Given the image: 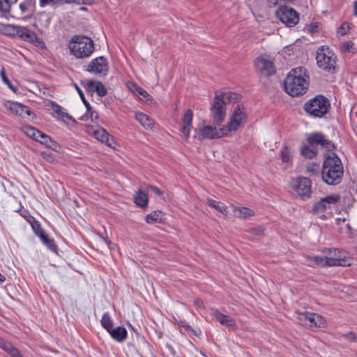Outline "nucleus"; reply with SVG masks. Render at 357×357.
<instances>
[{"instance_id":"f257e3e1","label":"nucleus","mask_w":357,"mask_h":357,"mask_svg":"<svg viewBox=\"0 0 357 357\" xmlns=\"http://www.w3.org/2000/svg\"><path fill=\"white\" fill-rule=\"evenodd\" d=\"M307 70L303 67L291 69L285 77L284 91L291 96H299L305 93L308 86Z\"/></svg>"},{"instance_id":"f03ea898","label":"nucleus","mask_w":357,"mask_h":357,"mask_svg":"<svg viewBox=\"0 0 357 357\" xmlns=\"http://www.w3.org/2000/svg\"><path fill=\"white\" fill-rule=\"evenodd\" d=\"M343 165L340 159L333 152H328L325 155L323 163L321 178L328 185H337L343 176Z\"/></svg>"},{"instance_id":"7ed1b4c3","label":"nucleus","mask_w":357,"mask_h":357,"mask_svg":"<svg viewBox=\"0 0 357 357\" xmlns=\"http://www.w3.org/2000/svg\"><path fill=\"white\" fill-rule=\"evenodd\" d=\"M239 96L237 93L231 91L217 92L211 108L213 121L217 123L222 122L225 116V105L236 102Z\"/></svg>"},{"instance_id":"20e7f679","label":"nucleus","mask_w":357,"mask_h":357,"mask_svg":"<svg viewBox=\"0 0 357 357\" xmlns=\"http://www.w3.org/2000/svg\"><path fill=\"white\" fill-rule=\"evenodd\" d=\"M70 53L77 59H86L94 51L93 40L85 36H74L68 43Z\"/></svg>"},{"instance_id":"39448f33","label":"nucleus","mask_w":357,"mask_h":357,"mask_svg":"<svg viewBox=\"0 0 357 357\" xmlns=\"http://www.w3.org/2000/svg\"><path fill=\"white\" fill-rule=\"evenodd\" d=\"M340 252L336 249L330 250L328 256H307L305 257L306 263L309 266H349L350 263L348 260L342 257L339 254Z\"/></svg>"},{"instance_id":"423d86ee","label":"nucleus","mask_w":357,"mask_h":357,"mask_svg":"<svg viewBox=\"0 0 357 357\" xmlns=\"http://www.w3.org/2000/svg\"><path fill=\"white\" fill-rule=\"evenodd\" d=\"M307 141L310 146H303L301 148V153L304 158L307 159H312L317 154V150L314 147L315 145L319 144L328 151L333 150L334 148V144L331 141L326 139L325 136L319 132L310 134L307 137Z\"/></svg>"},{"instance_id":"0eeeda50","label":"nucleus","mask_w":357,"mask_h":357,"mask_svg":"<svg viewBox=\"0 0 357 357\" xmlns=\"http://www.w3.org/2000/svg\"><path fill=\"white\" fill-rule=\"evenodd\" d=\"M331 108L329 100L322 95H317L307 101L303 107L304 110L310 116L321 118L326 114Z\"/></svg>"},{"instance_id":"6e6552de","label":"nucleus","mask_w":357,"mask_h":357,"mask_svg":"<svg viewBox=\"0 0 357 357\" xmlns=\"http://www.w3.org/2000/svg\"><path fill=\"white\" fill-rule=\"evenodd\" d=\"M317 63L322 70L333 73L337 68V57L334 52L326 46H321L317 52Z\"/></svg>"},{"instance_id":"1a4fd4ad","label":"nucleus","mask_w":357,"mask_h":357,"mask_svg":"<svg viewBox=\"0 0 357 357\" xmlns=\"http://www.w3.org/2000/svg\"><path fill=\"white\" fill-rule=\"evenodd\" d=\"M339 200V195H328L315 203L312 208V211L320 218L326 219L331 213V205L335 204Z\"/></svg>"},{"instance_id":"9d476101","label":"nucleus","mask_w":357,"mask_h":357,"mask_svg":"<svg viewBox=\"0 0 357 357\" xmlns=\"http://www.w3.org/2000/svg\"><path fill=\"white\" fill-rule=\"evenodd\" d=\"M245 114L244 108L241 105H238L234 109L233 114L229 119L226 126L222 127V130L228 135L231 132L236 131L245 121Z\"/></svg>"},{"instance_id":"9b49d317","label":"nucleus","mask_w":357,"mask_h":357,"mask_svg":"<svg viewBox=\"0 0 357 357\" xmlns=\"http://www.w3.org/2000/svg\"><path fill=\"white\" fill-rule=\"evenodd\" d=\"M291 188L296 191V194L303 199L309 198L312 193V183L310 179L306 177H298L292 179L291 182Z\"/></svg>"},{"instance_id":"f8f14e48","label":"nucleus","mask_w":357,"mask_h":357,"mask_svg":"<svg viewBox=\"0 0 357 357\" xmlns=\"http://www.w3.org/2000/svg\"><path fill=\"white\" fill-rule=\"evenodd\" d=\"M276 17L289 27L294 26L299 21L298 13L287 6L280 7L275 13Z\"/></svg>"},{"instance_id":"ddd939ff","label":"nucleus","mask_w":357,"mask_h":357,"mask_svg":"<svg viewBox=\"0 0 357 357\" xmlns=\"http://www.w3.org/2000/svg\"><path fill=\"white\" fill-rule=\"evenodd\" d=\"M297 319L303 326L307 327H324L325 319L318 314L309 312H298Z\"/></svg>"},{"instance_id":"4468645a","label":"nucleus","mask_w":357,"mask_h":357,"mask_svg":"<svg viewBox=\"0 0 357 357\" xmlns=\"http://www.w3.org/2000/svg\"><path fill=\"white\" fill-rule=\"evenodd\" d=\"M257 70L263 76L268 77L275 72L273 61L268 56H261L255 60Z\"/></svg>"},{"instance_id":"2eb2a0df","label":"nucleus","mask_w":357,"mask_h":357,"mask_svg":"<svg viewBox=\"0 0 357 357\" xmlns=\"http://www.w3.org/2000/svg\"><path fill=\"white\" fill-rule=\"evenodd\" d=\"M195 137L199 140L204 139H215L226 136L225 132L222 130V128L218 129L212 126H204L195 130Z\"/></svg>"},{"instance_id":"dca6fc26","label":"nucleus","mask_w":357,"mask_h":357,"mask_svg":"<svg viewBox=\"0 0 357 357\" xmlns=\"http://www.w3.org/2000/svg\"><path fill=\"white\" fill-rule=\"evenodd\" d=\"M86 70L95 75H106L109 70L107 59L99 56L93 59L86 67Z\"/></svg>"},{"instance_id":"f3484780","label":"nucleus","mask_w":357,"mask_h":357,"mask_svg":"<svg viewBox=\"0 0 357 357\" xmlns=\"http://www.w3.org/2000/svg\"><path fill=\"white\" fill-rule=\"evenodd\" d=\"M15 37L29 42L36 47H43V42L33 31H31L25 26L17 25Z\"/></svg>"},{"instance_id":"a211bd4d","label":"nucleus","mask_w":357,"mask_h":357,"mask_svg":"<svg viewBox=\"0 0 357 357\" xmlns=\"http://www.w3.org/2000/svg\"><path fill=\"white\" fill-rule=\"evenodd\" d=\"M4 107L13 114L22 118H29L31 114V110L26 106L17 102L8 101L5 102Z\"/></svg>"},{"instance_id":"6ab92c4d","label":"nucleus","mask_w":357,"mask_h":357,"mask_svg":"<svg viewBox=\"0 0 357 357\" xmlns=\"http://www.w3.org/2000/svg\"><path fill=\"white\" fill-rule=\"evenodd\" d=\"M210 313L211 315L215 318L221 325L232 330L236 329L237 325L235 321L229 316L221 313L218 309L214 307L210 308Z\"/></svg>"},{"instance_id":"aec40b11","label":"nucleus","mask_w":357,"mask_h":357,"mask_svg":"<svg viewBox=\"0 0 357 357\" xmlns=\"http://www.w3.org/2000/svg\"><path fill=\"white\" fill-rule=\"evenodd\" d=\"M193 112L190 109L185 111L182 118V126L181 128V132L184 135L185 139L189 138L190 133L192 127Z\"/></svg>"},{"instance_id":"412c9836","label":"nucleus","mask_w":357,"mask_h":357,"mask_svg":"<svg viewBox=\"0 0 357 357\" xmlns=\"http://www.w3.org/2000/svg\"><path fill=\"white\" fill-rule=\"evenodd\" d=\"M93 136L100 142L105 144L109 147L113 148L115 144L113 137H112L105 129L99 128L94 130Z\"/></svg>"},{"instance_id":"4be33fe9","label":"nucleus","mask_w":357,"mask_h":357,"mask_svg":"<svg viewBox=\"0 0 357 357\" xmlns=\"http://www.w3.org/2000/svg\"><path fill=\"white\" fill-rule=\"evenodd\" d=\"M86 89L90 92H96L100 97L107 94V89L100 82L89 81L86 85Z\"/></svg>"},{"instance_id":"5701e85b","label":"nucleus","mask_w":357,"mask_h":357,"mask_svg":"<svg viewBox=\"0 0 357 357\" xmlns=\"http://www.w3.org/2000/svg\"><path fill=\"white\" fill-rule=\"evenodd\" d=\"M51 17L48 13L45 12L39 13L36 15L34 25L39 30L46 29L50 26Z\"/></svg>"},{"instance_id":"b1692460","label":"nucleus","mask_w":357,"mask_h":357,"mask_svg":"<svg viewBox=\"0 0 357 357\" xmlns=\"http://www.w3.org/2000/svg\"><path fill=\"white\" fill-rule=\"evenodd\" d=\"M0 348H1L11 357H22L20 351L16 347H15L10 342L3 339H0Z\"/></svg>"},{"instance_id":"393cba45","label":"nucleus","mask_w":357,"mask_h":357,"mask_svg":"<svg viewBox=\"0 0 357 357\" xmlns=\"http://www.w3.org/2000/svg\"><path fill=\"white\" fill-rule=\"evenodd\" d=\"M127 86L132 92H134L137 95L141 96L142 100L150 102L153 101V98H151V96L145 90H144L142 88L137 85L135 83L128 82L127 84Z\"/></svg>"},{"instance_id":"a878e982","label":"nucleus","mask_w":357,"mask_h":357,"mask_svg":"<svg viewBox=\"0 0 357 357\" xmlns=\"http://www.w3.org/2000/svg\"><path fill=\"white\" fill-rule=\"evenodd\" d=\"M135 119L143 126L145 129H152L153 127V121L148 115L141 112L135 113Z\"/></svg>"},{"instance_id":"bb28decb","label":"nucleus","mask_w":357,"mask_h":357,"mask_svg":"<svg viewBox=\"0 0 357 357\" xmlns=\"http://www.w3.org/2000/svg\"><path fill=\"white\" fill-rule=\"evenodd\" d=\"M109 333L111 337L119 342H123L127 338V331L123 326H118L112 328Z\"/></svg>"},{"instance_id":"cd10ccee","label":"nucleus","mask_w":357,"mask_h":357,"mask_svg":"<svg viewBox=\"0 0 357 357\" xmlns=\"http://www.w3.org/2000/svg\"><path fill=\"white\" fill-rule=\"evenodd\" d=\"M231 207L234 215L238 218H248L253 216L255 214L252 209L245 206H235L232 205Z\"/></svg>"},{"instance_id":"c85d7f7f","label":"nucleus","mask_w":357,"mask_h":357,"mask_svg":"<svg viewBox=\"0 0 357 357\" xmlns=\"http://www.w3.org/2000/svg\"><path fill=\"white\" fill-rule=\"evenodd\" d=\"M135 203L141 208H146L148 206L149 197L146 192L139 189L134 196Z\"/></svg>"},{"instance_id":"c756f323","label":"nucleus","mask_w":357,"mask_h":357,"mask_svg":"<svg viewBox=\"0 0 357 357\" xmlns=\"http://www.w3.org/2000/svg\"><path fill=\"white\" fill-rule=\"evenodd\" d=\"M52 109L54 114H56V117L58 119L65 121V119H66L75 121V119L70 115H69L66 112V110L60 105L54 103L52 105Z\"/></svg>"},{"instance_id":"7c9ffc66","label":"nucleus","mask_w":357,"mask_h":357,"mask_svg":"<svg viewBox=\"0 0 357 357\" xmlns=\"http://www.w3.org/2000/svg\"><path fill=\"white\" fill-rule=\"evenodd\" d=\"M26 220L31 225L35 234L38 237L41 236L45 233V231L41 228L39 222L36 220L32 215H28L27 217H26Z\"/></svg>"},{"instance_id":"2f4dec72","label":"nucleus","mask_w":357,"mask_h":357,"mask_svg":"<svg viewBox=\"0 0 357 357\" xmlns=\"http://www.w3.org/2000/svg\"><path fill=\"white\" fill-rule=\"evenodd\" d=\"M206 204L209 206L215 208L217 211H220L222 214H224V215L227 214V206H225V204H223L220 202H217L212 199H208L206 200Z\"/></svg>"},{"instance_id":"473e14b6","label":"nucleus","mask_w":357,"mask_h":357,"mask_svg":"<svg viewBox=\"0 0 357 357\" xmlns=\"http://www.w3.org/2000/svg\"><path fill=\"white\" fill-rule=\"evenodd\" d=\"M337 223L340 226V231L342 234H344L349 237L351 236L352 228L349 223L346 222L345 219H337Z\"/></svg>"},{"instance_id":"72a5a7b5","label":"nucleus","mask_w":357,"mask_h":357,"mask_svg":"<svg viewBox=\"0 0 357 357\" xmlns=\"http://www.w3.org/2000/svg\"><path fill=\"white\" fill-rule=\"evenodd\" d=\"M39 238L43 244H45L51 251L56 252L57 246L54 239L49 238L45 233Z\"/></svg>"},{"instance_id":"f704fd0d","label":"nucleus","mask_w":357,"mask_h":357,"mask_svg":"<svg viewBox=\"0 0 357 357\" xmlns=\"http://www.w3.org/2000/svg\"><path fill=\"white\" fill-rule=\"evenodd\" d=\"M102 326L109 333L113 328V321L109 312H105L101 319Z\"/></svg>"},{"instance_id":"c9c22d12","label":"nucleus","mask_w":357,"mask_h":357,"mask_svg":"<svg viewBox=\"0 0 357 357\" xmlns=\"http://www.w3.org/2000/svg\"><path fill=\"white\" fill-rule=\"evenodd\" d=\"M22 130L25 135H26L28 137L36 141H37V139H38V135L40 132V130L29 126H24L22 128Z\"/></svg>"},{"instance_id":"e433bc0d","label":"nucleus","mask_w":357,"mask_h":357,"mask_svg":"<svg viewBox=\"0 0 357 357\" xmlns=\"http://www.w3.org/2000/svg\"><path fill=\"white\" fill-rule=\"evenodd\" d=\"M280 157L284 163H289L291 160L292 151L287 146H283L280 150Z\"/></svg>"},{"instance_id":"4c0bfd02","label":"nucleus","mask_w":357,"mask_h":357,"mask_svg":"<svg viewBox=\"0 0 357 357\" xmlns=\"http://www.w3.org/2000/svg\"><path fill=\"white\" fill-rule=\"evenodd\" d=\"M37 142L45 144L47 147L52 148L56 142L53 141L50 137L45 134L44 132H40L38 135V139H37Z\"/></svg>"},{"instance_id":"58836bf2","label":"nucleus","mask_w":357,"mask_h":357,"mask_svg":"<svg viewBox=\"0 0 357 357\" xmlns=\"http://www.w3.org/2000/svg\"><path fill=\"white\" fill-rule=\"evenodd\" d=\"M162 213L160 211H153L148 214L146 217V221L149 224H151L162 220Z\"/></svg>"},{"instance_id":"ea45409f","label":"nucleus","mask_w":357,"mask_h":357,"mask_svg":"<svg viewBox=\"0 0 357 357\" xmlns=\"http://www.w3.org/2000/svg\"><path fill=\"white\" fill-rule=\"evenodd\" d=\"M340 50L345 53H354L355 52L354 44L350 40L345 41L340 44Z\"/></svg>"},{"instance_id":"a19ab883","label":"nucleus","mask_w":357,"mask_h":357,"mask_svg":"<svg viewBox=\"0 0 357 357\" xmlns=\"http://www.w3.org/2000/svg\"><path fill=\"white\" fill-rule=\"evenodd\" d=\"M11 8V0H0V12L2 13H8Z\"/></svg>"},{"instance_id":"79ce46f5","label":"nucleus","mask_w":357,"mask_h":357,"mask_svg":"<svg viewBox=\"0 0 357 357\" xmlns=\"http://www.w3.org/2000/svg\"><path fill=\"white\" fill-rule=\"evenodd\" d=\"M75 87L77 90V91L78 92L83 103L84 104L86 108V111L87 112H91V107L89 104V102L86 100L85 97H84V94L83 93V91H82V89L77 85V84H75Z\"/></svg>"},{"instance_id":"37998d69","label":"nucleus","mask_w":357,"mask_h":357,"mask_svg":"<svg viewBox=\"0 0 357 357\" xmlns=\"http://www.w3.org/2000/svg\"><path fill=\"white\" fill-rule=\"evenodd\" d=\"M17 25L6 24L3 26V31L5 34L10 36H15Z\"/></svg>"},{"instance_id":"c03bdc74","label":"nucleus","mask_w":357,"mask_h":357,"mask_svg":"<svg viewBox=\"0 0 357 357\" xmlns=\"http://www.w3.org/2000/svg\"><path fill=\"white\" fill-rule=\"evenodd\" d=\"M306 170L310 176L317 175L319 173V165L316 163L309 164L306 167Z\"/></svg>"},{"instance_id":"a18cd8bd","label":"nucleus","mask_w":357,"mask_h":357,"mask_svg":"<svg viewBox=\"0 0 357 357\" xmlns=\"http://www.w3.org/2000/svg\"><path fill=\"white\" fill-rule=\"evenodd\" d=\"M1 75L3 82L6 84L13 91L16 92L17 88L11 84L8 78L6 77V73L3 69L1 72Z\"/></svg>"},{"instance_id":"49530a36","label":"nucleus","mask_w":357,"mask_h":357,"mask_svg":"<svg viewBox=\"0 0 357 357\" xmlns=\"http://www.w3.org/2000/svg\"><path fill=\"white\" fill-rule=\"evenodd\" d=\"M98 0H70L68 2H73L77 4H93L96 3Z\"/></svg>"},{"instance_id":"de8ad7c7","label":"nucleus","mask_w":357,"mask_h":357,"mask_svg":"<svg viewBox=\"0 0 357 357\" xmlns=\"http://www.w3.org/2000/svg\"><path fill=\"white\" fill-rule=\"evenodd\" d=\"M147 189L155 194H156L158 196H162L163 195V192L157 187L153 186V185H149L147 187Z\"/></svg>"},{"instance_id":"09e8293b","label":"nucleus","mask_w":357,"mask_h":357,"mask_svg":"<svg viewBox=\"0 0 357 357\" xmlns=\"http://www.w3.org/2000/svg\"><path fill=\"white\" fill-rule=\"evenodd\" d=\"M194 305L197 308H205L204 302L200 298H197L194 301Z\"/></svg>"},{"instance_id":"8fccbe9b","label":"nucleus","mask_w":357,"mask_h":357,"mask_svg":"<svg viewBox=\"0 0 357 357\" xmlns=\"http://www.w3.org/2000/svg\"><path fill=\"white\" fill-rule=\"evenodd\" d=\"M319 23H312L310 25V30L312 32H315L318 30Z\"/></svg>"},{"instance_id":"3c124183","label":"nucleus","mask_w":357,"mask_h":357,"mask_svg":"<svg viewBox=\"0 0 357 357\" xmlns=\"http://www.w3.org/2000/svg\"><path fill=\"white\" fill-rule=\"evenodd\" d=\"M280 0H268V4L269 7H275L279 2Z\"/></svg>"},{"instance_id":"603ef678","label":"nucleus","mask_w":357,"mask_h":357,"mask_svg":"<svg viewBox=\"0 0 357 357\" xmlns=\"http://www.w3.org/2000/svg\"><path fill=\"white\" fill-rule=\"evenodd\" d=\"M54 0H40V5L43 7L47 4H50Z\"/></svg>"},{"instance_id":"864d4df0","label":"nucleus","mask_w":357,"mask_h":357,"mask_svg":"<svg viewBox=\"0 0 357 357\" xmlns=\"http://www.w3.org/2000/svg\"><path fill=\"white\" fill-rule=\"evenodd\" d=\"M89 114H90L91 115V120L93 121V118L94 119H98V115L93 110V109L91 108V112H87Z\"/></svg>"},{"instance_id":"5fc2aeb1","label":"nucleus","mask_w":357,"mask_h":357,"mask_svg":"<svg viewBox=\"0 0 357 357\" xmlns=\"http://www.w3.org/2000/svg\"><path fill=\"white\" fill-rule=\"evenodd\" d=\"M338 33L341 35H344L346 33V29L344 27V25H342L339 29H338Z\"/></svg>"},{"instance_id":"6e6d98bb","label":"nucleus","mask_w":357,"mask_h":357,"mask_svg":"<svg viewBox=\"0 0 357 357\" xmlns=\"http://www.w3.org/2000/svg\"><path fill=\"white\" fill-rule=\"evenodd\" d=\"M354 15L357 17V1L354 2Z\"/></svg>"},{"instance_id":"4d7b16f0","label":"nucleus","mask_w":357,"mask_h":357,"mask_svg":"<svg viewBox=\"0 0 357 357\" xmlns=\"http://www.w3.org/2000/svg\"><path fill=\"white\" fill-rule=\"evenodd\" d=\"M348 338L351 341H354L356 340V335L354 333H350L348 335Z\"/></svg>"},{"instance_id":"13d9d810","label":"nucleus","mask_w":357,"mask_h":357,"mask_svg":"<svg viewBox=\"0 0 357 357\" xmlns=\"http://www.w3.org/2000/svg\"><path fill=\"white\" fill-rule=\"evenodd\" d=\"M6 281V278L0 272V282H3Z\"/></svg>"},{"instance_id":"bf43d9fd","label":"nucleus","mask_w":357,"mask_h":357,"mask_svg":"<svg viewBox=\"0 0 357 357\" xmlns=\"http://www.w3.org/2000/svg\"><path fill=\"white\" fill-rule=\"evenodd\" d=\"M187 330L190 332L193 333L195 335H197L196 332L193 330L192 328H191L190 326H188Z\"/></svg>"},{"instance_id":"052dcab7","label":"nucleus","mask_w":357,"mask_h":357,"mask_svg":"<svg viewBox=\"0 0 357 357\" xmlns=\"http://www.w3.org/2000/svg\"><path fill=\"white\" fill-rule=\"evenodd\" d=\"M29 215L27 212H25L24 213H22V215L26 219V217H27V215Z\"/></svg>"},{"instance_id":"680f3d73","label":"nucleus","mask_w":357,"mask_h":357,"mask_svg":"<svg viewBox=\"0 0 357 357\" xmlns=\"http://www.w3.org/2000/svg\"><path fill=\"white\" fill-rule=\"evenodd\" d=\"M20 8L24 11L25 10V6L20 4Z\"/></svg>"},{"instance_id":"e2e57ef3","label":"nucleus","mask_w":357,"mask_h":357,"mask_svg":"<svg viewBox=\"0 0 357 357\" xmlns=\"http://www.w3.org/2000/svg\"><path fill=\"white\" fill-rule=\"evenodd\" d=\"M259 234H262L264 230L261 228H259Z\"/></svg>"}]
</instances>
